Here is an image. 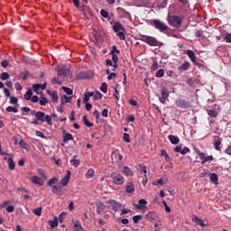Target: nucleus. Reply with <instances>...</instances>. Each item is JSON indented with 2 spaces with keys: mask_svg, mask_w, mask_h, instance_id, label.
Here are the masks:
<instances>
[{
  "mask_svg": "<svg viewBox=\"0 0 231 231\" xmlns=\"http://www.w3.org/2000/svg\"><path fill=\"white\" fill-rule=\"evenodd\" d=\"M77 158L78 156L74 155L73 158L70 160V164L75 168H78L81 163L80 160H78Z\"/></svg>",
  "mask_w": 231,
  "mask_h": 231,
  "instance_id": "obj_22",
  "label": "nucleus"
},
{
  "mask_svg": "<svg viewBox=\"0 0 231 231\" xmlns=\"http://www.w3.org/2000/svg\"><path fill=\"white\" fill-rule=\"evenodd\" d=\"M95 175V171L90 169V170H88L87 173H86V178L87 179H92Z\"/></svg>",
  "mask_w": 231,
  "mask_h": 231,
  "instance_id": "obj_39",
  "label": "nucleus"
},
{
  "mask_svg": "<svg viewBox=\"0 0 231 231\" xmlns=\"http://www.w3.org/2000/svg\"><path fill=\"white\" fill-rule=\"evenodd\" d=\"M207 113L210 118H217V112L214 109H208Z\"/></svg>",
  "mask_w": 231,
  "mask_h": 231,
  "instance_id": "obj_32",
  "label": "nucleus"
},
{
  "mask_svg": "<svg viewBox=\"0 0 231 231\" xmlns=\"http://www.w3.org/2000/svg\"><path fill=\"white\" fill-rule=\"evenodd\" d=\"M113 79H116V73L115 72H111L108 77H107V80H113Z\"/></svg>",
  "mask_w": 231,
  "mask_h": 231,
  "instance_id": "obj_60",
  "label": "nucleus"
},
{
  "mask_svg": "<svg viewBox=\"0 0 231 231\" xmlns=\"http://www.w3.org/2000/svg\"><path fill=\"white\" fill-rule=\"evenodd\" d=\"M161 155L163 156L167 162L171 161V158L165 150L162 151Z\"/></svg>",
  "mask_w": 231,
  "mask_h": 231,
  "instance_id": "obj_47",
  "label": "nucleus"
},
{
  "mask_svg": "<svg viewBox=\"0 0 231 231\" xmlns=\"http://www.w3.org/2000/svg\"><path fill=\"white\" fill-rule=\"evenodd\" d=\"M189 68H190V62L186 61V62L182 63V64L178 68V69H179V71H189Z\"/></svg>",
  "mask_w": 231,
  "mask_h": 231,
  "instance_id": "obj_18",
  "label": "nucleus"
},
{
  "mask_svg": "<svg viewBox=\"0 0 231 231\" xmlns=\"http://www.w3.org/2000/svg\"><path fill=\"white\" fill-rule=\"evenodd\" d=\"M164 75H165V70H163V69H161L157 70L155 77H157V79H162V77H163Z\"/></svg>",
  "mask_w": 231,
  "mask_h": 231,
  "instance_id": "obj_41",
  "label": "nucleus"
},
{
  "mask_svg": "<svg viewBox=\"0 0 231 231\" xmlns=\"http://www.w3.org/2000/svg\"><path fill=\"white\" fill-rule=\"evenodd\" d=\"M32 95H33V92L32 91V88H29L24 94L23 98L25 100H30L32 98Z\"/></svg>",
  "mask_w": 231,
  "mask_h": 231,
  "instance_id": "obj_34",
  "label": "nucleus"
},
{
  "mask_svg": "<svg viewBox=\"0 0 231 231\" xmlns=\"http://www.w3.org/2000/svg\"><path fill=\"white\" fill-rule=\"evenodd\" d=\"M83 122L85 124V125H87V127H93V123L89 122V120H88V116H83Z\"/></svg>",
  "mask_w": 231,
  "mask_h": 231,
  "instance_id": "obj_40",
  "label": "nucleus"
},
{
  "mask_svg": "<svg viewBox=\"0 0 231 231\" xmlns=\"http://www.w3.org/2000/svg\"><path fill=\"white\" fill-rule=\"evenodd\" d=\"M93 95H94V92H86L84 94L83 103L88 104L89 102V98H91Z\"/></svg>",
  "mask_w": 231,
  "mask_h": 231,
  "instance_id": "obj_27",
  "label": "nucleus"
},
{
  "mask_svg": "<svg viewBox=\"0 0 231 231\" xmlns=\"http://www.w3.org/2000/svg\"><path fill=\"white\" fill-rule=\"evenodd\" d=\"M65 214L64 213H61L60 215V217H59V222L60 223H62L63 222V219H64V217H65Z\"/></svg>",
  "mask_w": 231,
  "mask_h": 231,
  "instance_id": "obj_64",
  "label": "nucleus"
},
{
  "mask_svg": "<svg viewBox=\"0 0 231 231\" xmlns=\"http://www.w3.org/2000/svg\"><path fill=\"white\" fill-rule=\"evenodd\" d=\"M18 107H19V105H16L15 106H7L5 108V111L7 113H18L19 112Z\"/></svg>",
  "mask_w": 231,
  "mask_h": 231,
  "instance_id": "obj_29",
  "label": "nucleus"
},
{
  "mask_svg": "<svg viewBox=\"0 0 231 231\" xmlns=\"http://www.w3.org/2000/svg\"><path fill=\"white\" fill-rule=\"evenodd\" d=\"M71 102V97L68 96H63L61 97V104H69Z\"/></svg>",
  "mask_w": 231,
  "mask_h": 231,
  "instance_id": "obj_38",
  "label": "nucleus"
},
{
  "mask_svg": "<svg viewBox=\"0 0 231 231\" xmlns=\"http://www.w3.org/2000/svg\"><path fill=\"white\" fill-rule=\"evenodd\" d=\"M142 219H143V216H140V215L133 217V221L134 224H138Z\"/></svg>",
  "mask_w": 231,
  "mask_h": 231,
  "instance_id": "obj_46",
  "label": "nucleus"
},
{
  "mask_svg": "<svg viewBox=\"0 0 231 231\" xmlns=\"http://www.w3.org/2000/svg\"><path fill=\"white\" fill-rule=\"evenodd\" d=\"M42 208H34L33 209V214L40 217L42 215Z\"/></svg>",
  "mask_w": 231,
  "mask_h": 231,
  "instance_id": "obj_50",
  "label": "nucleus"
},
{
  "mask_svg": "<svg viewBox=\"0 0 231 231\" xmlns=\"http://www.w3.org/2000/svg\"><path fill=\"white\" fill-rule=\"evenodd\" d=\"M100 90L103 93H107V84L106 83H102L101 87H100Z\"/></svg>",
  "mask_w": 231,
  "mask_h": 231,
  "instance_id": "obj_53",
  "label": "nucleus"
},
{
  "mask_svg": "<svg viewBox=\"0 0 231 231\" xmlns=\"http://www.w3.org/2000/svg\"><path fill=\"white\" fill-rule=\"evenodd\" d=\"M58 77H66L69 73V69L66 66H58L57 67Z\"/></svg>",
  "mask_w": 231,
  "mask_h": 231,
  "instance_id": "obj_9",
  "label": "nucleus"
},
{
  "mask_svg": "<svg viewBox=\"0 0 231 231\" xmlns=\"http://www.w3.org/2000/svg\"><path fill=\"white\" fill-rule=\"evenodd\" d=\"M113 30L116 33H118L119 32H124L125 29L124 28V25L120 23V22H116L113 25Z\"/></svg>",
  "mask_w": 231,
  "mask_h": 231,
  "instance_id": "obj_16",
  "label": "nucleus"
},
{
  "mask_svg": "<svg viewBox=\"0 0 231 231\" xmlns=\"http://www.w3.org/2000/svg\"><path fill=\"white\" fill-rule=\"evenodd\" d=\"M113 155L116 156V160H117L118 162H120V161L123 160V155H121V154L118 153V152H114Z\"/></svg>",
  "mask_w": 231,
  "mask_h": 231,
  "instance_id": "obj_57",
  "label": "nucleus"
},
{
  "mask_svg": "<svg viewBox=\"0 0 231 231\" xmlns=\"http://www.w3.org/2000/svg\"><path fill=\"white\" fill-rule=\"evenodd\" d=\"M153 185H154V186H157V185L163 186L164 183H163L162 179L161 178V179H159L158 180L153 181Z\"/></svg>",
  "mask_w": 231,
  "mask_h": 231,
  "instance_id": "obj_54",
  "label": "nucleus"
},
{
  "mask_svg": "<svg viewBox=\"0 0 231 231\" xmlns=\"http://www.w3.org/2000/svg\"><path fill=\"white\" fill-rule=\"evenodd\" d=\"M151 69H152V71H156V69H158V62L157 61H154L152 63V65L151 66Z\"/></svg>",
  "mask_w": 231,
  "mask_h": 231,
  "instance_id": "obj_56",
  "label": "nucleus"
},
{
  "mask_svg": "<svg viewBox=\"0 0 231 231\" xmlns=\"http://www.w3.org/2000/svg\"><path fill=\"white\" fill-rule=\"evenodd\" d=\"M51 82L52 84H59L60 86V84H62V81H60L59 79L57 78H52L51 79Z\"/></svg>",
  "mask_w": 231,
  "mask_h": 231,
  "instance_id": "obj_59",
  "label": "nucleus"
},
{
  "mask_svg": "<svg viewBox=\"0 0 231 231\" xmlns=\"http://www.w3.org/2000/svg\"><path fill=\"white\" fill-rule=\"evenodd\" d=\"M111 178L113 180V183L116 186H121L125 182V178L123 175H120V173H113Z\"/></svg>",
  "mask_w": 231,
  "mask_h": 231,
  "instance_id": "obj_5",
  "label": "nucleus"
},
{
  "mask_svg": "<svg viewBox=\"0 0 231 231\" xmlns=\"http://www.w3.org/2000/svg\"><path fill=\"white\" fill-rule=\"evenodd\" d=\"M107 203L111 204L115 212H117L122 208V204L116 200L109 199Z\"/></svg>",
  "mask_w": 231,
  "mask_h": 231,
  "instance_id": "obj_13",
  "label": "nucleus"
},
{
  "mask_svg": "<svg viewBox=\"0 0 231 231\" xmlns=\"http://www.w3.org/2000/svg\"><path fill=\"white\" fill-rule=\"evenodd\" d=\"M147 200L145 199H141L138 200V204L135 206L137 209H142L145 208V205L147 204Z\"/></svg>",
  "mask_w": 231,
  "mask_h": 231,
  "instance_id": "obj_20",
  "label": "nucleus"
},
{
  "mask_svg": "<svg viewBox=\"0 0 231 231\" xmlns=\"http://www.w3.org/2000/svg\"><path fill=\"white\" fill-rule=\"evenodd\" d=\"M31 115L32 116H35L36 120H38L39 122H46V124H48V125H51L52 122H51V116L46 115L44 112H41V111H35L32 110L31 112Z\"/></svg>",
  "mask_w": 231,
  "mask_h": 231,
  "instance_id": "obj_2",
  "label": "nucleus"
},
{
  "mask_svg": "<svg viewBox=\"0 0 231 231\" xmlns=\"http://www.w3.org/2000/svg\"><path fill=\"white\" fill-rule=\"evenodd\" d=\"M0 79L1 80H8L10 79V74H8V72H3L0 75Z\"/></svg>",
  "mask_w": 231,
  "mask_h": 231,
  "instance_id": "obj_44",
  "label": "nucleus"
},
{
  "mask_svg": "<svg viewBox=\"0 0 231 231\" xmlns=\"http://www.w3.org/2000/svg\"><path fill=\"white\" fill-rule=\"evenodd\" d=\"M124 140L127 143H129V142H131V137H130L129 134H124Z\"/></svg>",
  "mask_w": 231,
  "mask_h": 231,
  "instance_id": "obj_61",
  "label": "nucleus"
},
{
  "mask_svg": "<svg viewBox=\"0 0 231 231\" xmlns=\"http://www.w3.org/2000/svg\"><path fill=\"white\" fill-rule=\"evenodd\" d=\"M69 140H73V135L71 134H64L63 135V142L64 143H68Z\"/></svg>",
  "mask_w": 231,
  "mask_h": 231,
  "instance_id": "obj_33",
  "label": "nucleus"
},
{
  "mask_svg": "<svg viewBox=\"0 0 231 231\" xmlns=\"http://www.w3.org/2000/svg\"><path fill=\"white\" fill-rule=\"evenodd\" d=\"M167 98H169V89H167V88H162L161 89V97H159L160 103L165 104Z\"/></svg>",
  "mask_w": 231,
  "mask_h": 231,
  "instance_id": "obj_8",
  "label": "nucleus"
},
{
  "mask_svg": "<svg viewBox=\"0 0 231 231\" xmlns=\"http://www.w3.org/2000/svg\"><path fill=\"white\" fill-rule=\"evenodd\" d=\"M112 61H114V65H113V69L112 71H116V68H118V56H116V54L112 55Z\"/></svg>",
  "mask_w": 231,
  "mask_h": 231,
  "instance_id": "obj_26",
  "label": "nucleus"
},
{
  "mask_svg": "<svg viewBox=\"0 0 231 231\" xmlns=\"http://www.w3.org/2000/svg\"><path fill=\"white\" fill-rule=\"evenodd\" d=\"M62 89L67 95H73V90L71 88L68 87H62Z\"/></svg>",
  "mask_w": 231,
  "mask_h": 231,
  "instance_id": "obj_49",
  "label": "nucleus"
},
{
  "mask_svg": "<svg viewBox=\"0 0 231 231\" xmlns=\"http://www.w3.org/2000/svg\"><path fill=\"white\" fill-rule=\"evenodd\" d=\"M223 40L226 42H228L229 44H231V33L227 32L225 36H223Z\"/></svg>",
  "mask_w": 231,
  "mask_h": 231,
  "instance_id": "obj_45",
  "label": "nucleus"
},
{
  "mask_svg": "<svg viewBox=\"0 0 231 231\" xmlns=\"http://www.w3.org/2000/svg\"><path fill=\"white\" fill-rule=\"evenodd\" d=\"M32 89H33L34 93H37V91H39V89H41V84H33Z\"/></svg>",
  "mask_w": 231,
  "mask_h": 231,
  "instance_id": "obj_55",
  "label": "nucleus"
},
{
  "mask_svg": "<svg viewBox=\"0 0 231 231\" xmlns=\"http://www.w3.org/2000/svg\"><path fill=\"white\" fill-rule=\"evenodd\" d=\"M182 22L183 18L178 15H171L168 19V23L169 24H171V26H180V24H181Z\"/></svg>",
  "mask_w": 231,
  "mask_h": 231,
  "instance_id": "obj_6",
  "label": "nucleus"
},
{
  "mask_svg": "<svg viewBox=\"0 0 231 231\" xmlns=\"http://www.w3.org/2000/svg\"><path fill=\"white\" fill-rule=\"evenodd\" d=\"M17 102H18L17 97L14 96L10 97V104H16L17 106L18 105Z\"/></svg>",
  "mask_w": 231,
  "mask_h": 231,
  "instance_id": "obj_58",
  "label": "nucleus"
},
{
  "mask_svg": "<svg viewBox=\"0 0 231 231\" xmlns=\"http://www.w3.org/2000/svg\"><path fill=\"white\" fill-rule=\"evenodd\" d=\"M73 231H85L84 227H82L80 221L76 220L73 222Z\"/></svg>",
  "mask_w": 231,
  "mask_h": 231,
  "instance_id": "obj_17",
  "label": "nucleus"
},
{
  "mask_svg": "<svg viewBox=\"0 0 231 231\" xmlns=\"http://www.w3.org/2000/svg\"><path fill=\"white\" fill-rule=\"evenodd\" d=\"M174 150H175V152H180L183 155H185L190 152L189 148L184 147L183 149H181V146H177Z\"/></svg>",
  "mask_w": 231,
  "mask_h": 231,
  "instance_id": "obj_19",
  "label": "nucleus"
},
{
  "mask_svg": "<svg viewBox=\"0 0 231 231\" xmlns=\"http://www.w3.org/2000/svg\"><path fill=\"white\" fill-rule=\"evenodd\" d=\"M140 40L148 44V46H163L162 42H158V40L152 36L142 34Z\"/></svg>",
  "mask_w": 231,
  "mask_h": 231,
  "instance_id": "obj_3",
  "label": "nucleus"
},
{
  "mask_svg": "<svg viewBox=\"0 0 231 231\" xmlns=\"http://www.w3.org/2000/svg\"><path fill=\"white\" fill-rule=\"evenodd\" d=\"M92 97H94V100H100V98H102V93L96 92Z\"/></svg>",
  "mask_w": 231,
  "mask_h": 231,
  "instance_id": "obj_51",
  "label": "nucleus"
},
{
  "mask_svg": "<svg viewBox=\"0 0 231 231\" xmlns=\"http://www.w3.org/2000/svg\"><path fill=\"white\" fill-rule=\"evenodd\" d=\"M106 206L105 205L104 202H98L97 204H96V211L97 212V214H102L106 211Z\"/></svg>",
  "mask_w": 231,
  "mask_h": 231,
  "instance_id": "obj_14",
  "label": "nucleus"
},
{
  "mask_svg": "<svg viewBox=\"0 0 231 231\" xmlns=\"http://www.w3.org/2000/svg\"><path fill=\"white\" fill-rule=\"evenodd\" d=\"M123 173L126 177H132L134 176V171L129 167H124L123 168Z\"/></svg>",
  "mask_w": 231,
  "mask_h": 231,
  "instance_id": "obj_25",
  "label": "nucleus"
},
{
  "mask_svg": "<svg viewBox=\"0 0 231 231\" xmlns=\"http://www.w3.org/2000/svg\"><path fill=\"white\" fill-rule=\"evenodd\" d=\"M194 222L196 223V225L204 227L205 226V223L203 220H201L200 218H199L198 217H195L194 218Z\"/></svg>",
  "mask_w": 231,
  "mask_h": 231,
  "instance_id": "obj_36",
  "label": "nucleus"
},
{
  "mask_svg": "<svg viewBox=\"0 0 231 231\" xmlns=\"http://www.w3.org/2000/svg\"><path fill=\"white\" fill-rule=\"evenodd\" d=\"M76 79L77 80H84L85 79H89V77H88L87 72H79Z\"/></svg>",
  "mask_w": 231,
  "mask_h": 231,
  "instance_id": "obj_31",
  "label": "nucleus"
},
{
  "mask_svg": "<svg viewBox=\"0 0 231 231\" xmlns=\"http://www.w3.org/2000/svg\"><path fill=\"white\" fill-rule=\"evenodd\" d=\"M47 93H48V95H50L52 102H57V100H59V95L57 94L56 91L51 92V91L48 90Z\"/></svg>",
  "mask_w": 231,
  "mask_h": 231,
  "instance_id": "obj_23",
  "label": "nucleus"
},
{
  "mask_svg": "<svg viewBox=\"0 0 231 231\" xmlns=\"http://www.w3.org/2000/svg\"><path fill=\"white\" fill-rule=\"evenodd\" d=\"M71 178V171L69 170H67V174L61 179L60 184L63 187H66L68 183H69V179Z\"/></svg>",
  "mask_w": 231,
  "mask_h": 231,
  "instance_id": "obj_11",
  "label": "nucleus"
},
{
  "mask_svg": "<svg viewBox=\"0 0 231 231\" xmlns=\"http://www.w3.org/2000/svg\"><path fill=\"white\" fill-rule=\"evenodd\" d=\"M7 160L8 167L10 171L15 170V163L14 162V159L5 157V161Z\"/></svg>",
  "mask_w": 231,
  "mask_h": 231,
  "instance_id": "obj_21",
  "label": "nucleus"
},
{
  "mask_svg": "<svg viewBox=\"0 0 231 231\" xmlns=\"http://www.w3.org/2000/svg\"><path fill=\"white\" fill-rule=\"evenodd\" d=\"M31 182L34 185H38L40 187H42L44 185V182L43 180L37 175H33L32 178H31Z\"/></svg>",
  "mask_w": 231,
  "mask_h": 231,
  "instance_id": "obj_12",
  "label": "nucleus"
},
{
  "mask_svg": "<svg viewBox=\"0 0 231 231\" xmlns=\"http://www.w3.org/2000/svg\"><path fill=\"white\" fill-rule=\"evenodd\" d=\"M199 159L202 161L200 162L201 165H204L208 162H212L214 160V157L212 155H209L206 157V153L204 152H199Z\"/></svg>",
  "mask_w": 231,
  "mask_h": 231,
  "instance_id": "obj_10",
  "label": "nucleus"
},
{
  "mask_svg": "<svg viewBox=\"0 0 231 231\" xmlns=\"http://www.w3.org/2000/svg\"><path fill=\"white\" fill-rule=\"evenodd\" d=\"M116 35L120 39V41H125V30L116 32Z\"/></svg>",
  "mask_w": 231,
  "mask_h": 231,
  "instance_id": "obj_37",
  "label": "nucleus"
},
{
  "mask_svg": "<svg viewBox=\"0 0 231 231\" xmlns=\"http://www.w3.org/2000/svg\"><path fill=\"white\" fill-rule=\"evenodd\" d=\"M40 106H46L48 104V99L44 97H42L39 101Z\"/></svg>",
  "mask_w": 231,
  "mask_h": 231,
  "instance_id": "obj_48",
  "label": "nucleus"
},
{
  "mask_svg": "<svg viewBox=\"0 0 231 231\" xmlns=\"http://www.w3.org/2000/svg\"><path fill=\"white\" fill-rule=\"evenodd\" d=\"M125 192L127 194H134L135 192V186L133 182H127L125 185Z\"/></svg>",
  "mask_w": 231,
  "mask_h": 231,
  "instance_id": "obj_15",
  "label": "nucleus"
},
{
  "mask_svg": "<svg viewBox=\"0 0 231 231\" xmlns=\"http://www.w3.org/2000/svg\"><path fill=\"white\" fill-rule=\"evenodd\" d=\"M130 212H132L131 209L124 208V209L121 211V216H123V215H127V214H129Z\"/></svg>",
  "mask_w": 231,
  "mask_h": 231,
  "instance_id": "obj_63",
  "label": "nucleus"
},
{
  "mask_svg": "<svg viewBox=\"0 0 231 231\" xmlns=\"http://www.w3.org/2000/svg\"><path fill=\"white\" fill-rule=\"evenodd\" d=\"M141 172H143L144 177H146L147 174V168L145 166L140 165Z\"/></svg>",
  "mask_w": 231,
  "mask_h": 231,
  "instance_id": "obj_62",
  "label": "nucleus"
},
{
  "mask_svg": "<svg viewBox=\"0 0 231 231\" xmlns=\"http://www.w3.org/2000/svg\"><path fill=\"white\" fill-rule=\"evenodd\" d=\"M176 106H178V107H181V109H185V107H187V105H185V101L181 99H178L176 101Z\"/></svg>",
  "mask_w": 231,
  "mask_h": 231,
  "instance_id": "obj_35",
  "label": "nucleus"
},
{
  "mask_svg": "<svg viewBox=\"0 0 231 231\" xmlns=\"http://www.w3.org/2000/svg\"><path fill=\"white\" fill-rule=\"evenodd\" d=\"M51 228H55L58 226V218L55 217L54 220L49 222Z\"/></svg>",
  "mask_w": 231,
  "mask_h": 231,
  "instance_id": "obj_43",
  "label": "nucleus"
},
{
  "mask_svg": "<svg viewBox=\"0 0 231 231\" xmlns=\"http://www.w3.org/2000/svg\"><path fill=\"white\" fill-rule=\"evenodd\" d=\"M145 218L150 222H161V218L158 214L154 211H149L145 215Z\"/></svg>",
  "mask_w": 231,
  "mask_h": 231,
  "instance_id": "obj_7",
  "label": "nucleus"
},
{
  "mask_svg": "<svg viewBox=\"0 0 231 231\" xmlns=\"http://www.w3.org/2000/svg\"><path fill=\"white\" fill-rule=\"evenodd\" d=\"M37 173L40 177H42L43 180H47V176L45 175L44 170L38 169Z\"/></svg>",
  "mask_w": 231,
  "mask_h": 231,
  "instance_id": "obj_42",
  "label": "nucleus"
},
{
  "mask_svg": "<svg viewBox=\"0 0 231 231\" xmlns=\"http://www.w3.org/2000/svg\"><path fill=\"white\" fill-rule=\"evenodd\" d=\"M186 53L192 62H196V53H194L191 50H188Z\"/></svg>",
  "mask_w": 231,
  "mask_h": 231,
  "instance_id": "obj_30",
  "label": "nucleus"
},
{
  "mask_svg": "<svg viewBox=\"0 0 231 231\" xmlns=\"http://www.w3.org/2000/svg\"><path fill=\"white\" fill-rule=\"evenodd\" d=\"M168 139L170 140L171 143H172V145H177V143H180V138H178V136L169 135Z\"/></svg>",
  "mask_w": 231,
  "mask_h": 231,
  "instance_id": "obj_24",
  "label": "nucleus"
},
{
  "mask_svg": "<svg viewBox=\"0 0 231 231\" xmlns=\"http://www.w3.org/2000/svg\"><path fill=\"white\" fill-rule=\"evenodd\" d=\"M152 23H153V27L156 30H159V32H167V30H169V26H167V24L165 23L162 22L159 19L153 20Z\"/></svg>",
  "mask_w": 231,
  "mask_h": 231,
  "instance_id": "obj_4",
  "label": "nucleus"
},
{
  "mask_svg": "<svg viewBox=\"0 0 231 231\" xmlns=\"http://www.w3.org/2000/svg\"><path fill=\"white\" fill-rule=\"evenodd\" d=\"M209 180L213 184H218V175H217V173H211V175H209Z\"/></svg>",
  "mask_w": 231,
  "mask_h": 231,
  "instance_id": "obj_28",
  "label": "nucleus"
},
{
  "mask_svg": "<svg viewBox=\"0 0 231 231\" xmlns=\"http://www.w3.org/2000/svg\"><path fill=\"white\" fill-rule=\"evenodd\" d=\"M59 179L57 177H52L47 181V187L51 188V192L56 196H60L62 193V187L60 184L56 185Z\"/></svg>",
  "mask_w": 231,
  "mask_h": 231,
  "instance_id": "obj_1",
  "label": "nucleus"
},
{
  "mask_svg": "<svg viewBox=\"0 0 231 231\" xmlns=\"http://www.w3.org/2000/svg\"><path fill=\"white\" fill-rule=\"evenodd\" d=\"M100 14L102 15V17H105V19H107V17H109V13L105 9H102L100 11Z\"/></svg>",
  "mask_w": 231,
  "mask_h": 231,
  "instance_id": "obj_52",
  "label": "nucleus"
}]
</instances>
